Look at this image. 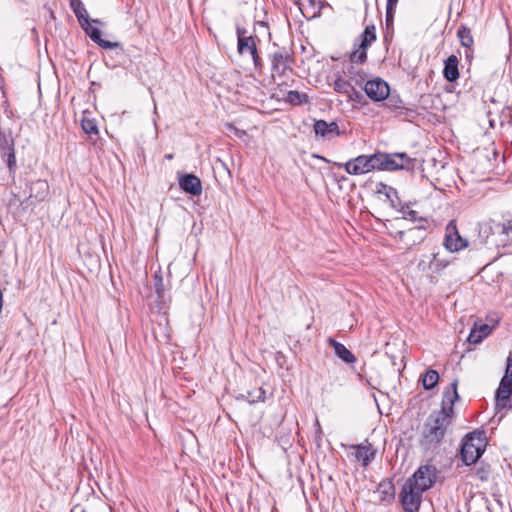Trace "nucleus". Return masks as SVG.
Instances as JSON below:
<instances>
[{"label": "nucleus", "mask_w": 512, "mask_h": 512, "mask_svg": "<svg viewBox=\"0 0 512 512\" xmlns=\"http://www.w3.org/2000/svg\"><path fill=\"white\" fill-rule=\"evenodd\" d=\"M457 385V380L450 384L443 393L441 409L432 412L426 419L420 437L422 447L435 448L443 441L455 415L454 404L459 399Z\"/></svg>", "instance_id": "nucleus-1"}, {"label": "nucleus", "mask_w": 512, "mask_h": 512, "mask_svg": "<svg viewBox=\"0 0 512 512\" xmlns=\"http://www.w3.org/2000/svg\"><path fill=\"white\" fill-rule=\"evenodd\" d=\"M487 439L483 430H475L466 434L462 440L460 455L465 465L477 462L486 449Z\"/></svg>", "instance_id": "nucleus-2"}, {"label": "nucleus", "mask_w": 512, "mask_h": 512, "mask_svg": "<svg viewBox=\"0 0 512 512\" xmlns=\"http://www.w3.org/2000/svg\"><path fill=\"white\" fill-rule=\"evenodd\" d=\"M381 171H406L414 173L419 161L415 157H411L406 152H380Z\"/></svg>", "instance_id": "nucleus-3"}, {"label": "nucleus", "mask_w": 512, "mask_h": 512, "mask_svg": "<svg viewBox=\"0 0 512 512\" xmlns=\"http://www.w3.org/2000/svg\"><path fill=\"white\" fill-rule=\"evenodd\" d=\"M380 151L370 155L361 154L352 158L344 164L336 163L338 167H343L350 175H364L372 171H381Z\"/></svg>", "instance_id": "nucleus-4"}, {"label": "nucleus", "mask_w": 512, "mask_h": 512, "mask_svg": "<svg viewBox=\"0 0 512 512\" xmlns=\"http://www.w3.org/2000/svg\"><path fill=\"white\" fill-rule=\"evenodd\" d=\"M438 470L432 464L421 465L406 481L422 491L429 490L437 481Z\"/></svg>", "instance_id": "nucleus-5"}, {"label": "nucleus", "mask_w": 512, "mask_h": 512, "mask_svg": "<svg viewBox=\"0 0 512 512\" xmlns=\"http://www.w3.org/2000/svg\"><path fill=\"white\" fill-rule=\"evenodd\" d=\"M443 246L451 253L459 252L469 247V241L460 235L456 220L454 219L450 220L446 225Z\"/></svg>", "instance_id": "nucleus-6"}, {"label": "nucleus", "mask_w": 512, "mask_h": 512, "mask_svg": "<svg viewBox=\"0 0 512 512\" xmlns=\"http://www.w3.org/2000/svg\"><path fill=\"white\" fill-rule=\"evenodd\" d=\"M422 491L418 487H413L411 483L405 481L400 493V502L405 512H417L422 502Z\"/></svg>", "instance_id": "nucleus-7"}, {"label": "nucleus", "mask_w": 512, "mask_h": 512, "mask_svg": "<svg viewBox=\"0 0 512 512\" xmlns=\"http://www.w3.org/2000/svg\"><path fill=\"white\" fill-rule=\"evenodd\" d=\"M363 90L370 100L380 102L389 96L390 86L382 78L376 77L366 81Z\"/></svg>", "instance_id": "nucleus-8"}, {"label": "nucleus", "mask_w": 512, "mask_h": 512, "mask_svg": "<svg viewBox=\"0 0 512 512\" xmlns=\"http://www.w3.org/2000/svg\"><path fill=\"white\" fill-rule=\"evenodd\" d=\"M270 58L273 78L276 76L281 77L287 70H292V57L285 48H281L273 52Z\"/></svg>", "instance_id": "nucleus-9"}, {"label": "nucleus", "mask_w": 512, "mask_h": 512, "mask_svg": "<svg viewBox=\"0 0 512 512\" xmlns=\"http://www.w3.org/2000/svg\"><path fill=\"white\" fill-rule=\"evenodd\" d=\"M236 35H237V51L240 55L244 54H255L257 50V42H259V38L257 36H253L248 34L246 28L237 26L236 27Z\"/></svg>", "instance_id": "nucleus-10"}, {"label": "nucleus", "mask_w": 512, "mask_h": 512, "mask_svg": "<svg viewBox=\"0 0 512 512\" xmlns=\"http://www.w3.org/2000/svg\"><path fill=\"white\" fill-rule=\"evenodd\" d=\"M313 130L316 137L322 138L324 140H331L343 134L336 121L328 123L323 119L315 120Z\"/></svg>", "instance_id": "nucleus-11"}, {"label": "nucleus", "mask_w": 512, "mask_h": 512, "mask_svg": "<svg viewBox=\"0 0 512 512\" xmlns=\"http://www.w3.org/2000/svg\"><path fill=\"white\" fill-rule=\"evenodd\" d=\"M81 28L83 29L85 34L88 35L90 37V39L94 43H96L98 46H100L101 48H104V49L120 48L121 51L123 52L122 45L120 42H111V41L102 39V37H101L102 32L98 28L93 27L90 24V21L88 22V25H84V27H81Z\"/></svg>", "instance_id": "nucleus-12"}, {"label": "nucleus", "mask_w": 512, "mask_h": 512, "mask_svg": "<svg viewBox=\"0 0 512 512\" xmlns=\"http://www.w3.org/2000/svg\"><path fill=\"white\" fill-rule=\"evenodd\" d=\"M180 188L193 196H199L202 193L201 180L194 174H183L178 178Z\"/></svg>", "instance_id": "nucleus-13"}, {"label": "nucleus", "mask_w": 512, "mask_h": 512, "mask_svg": "<svg viewBox=\"0 0 512 512\" xmlns=\"http://www.w3.org/2000/svg\"><path fill=\"white\" fill-rule=\"evenodd\" d=\"M375 192L376 194L384 195L392 209H403V201L400 199L399 193L394 187L389 186L383 182H379L376 185Z\"/></svg>", "instance_id": "nucleus-14"}, {"label": "nucleus", "mask_w": 512, "mask_h": 512, "mask_svg": "<svg viewBox=\"0 0 512 512\" xmlns=\"http://www.w3.org/2000/svg\"><path fill=\"white\" fill-rule=\"evenodd\" d=\"M492 330L493 326L483 323L482 321L475 322L467 340L471 344H478L482 342L484 338L490 335Z\"/></svg>", "instance_id": "nucleus-15"}, {"label": "nucleus", "mask_w": 512, "mask_h": 512, "mask_svg": "<svg viewBox=\"0 0 512 512\" xmlns=\"http://www.w3.org/2000/svg\"><path fill=\"white\" fill-rule=\"evenodd\" d=\"M459 60L456 55H450L444 61L443 77L448 82H455L459 78Z\"/></svg>", "instance_id": "nucleus-16"}, {"label": "nucleus", "mask_w": 512, "mask_h": 512, "mask_svg": "<svg viewBox=\"0 0 512 512\" xmlns=\"http://www.w3.org/2000/svg\"><path fill=\"white\" fill-rule=\"evenodd\" d=\"M49 194V184L46 180L38 179L30 186L29 198L34 199L35 202L44 201Z\"/></svg>", "instance_id": "nucleus-17"}, {"label": "nucleus", "mask_w": 512, "mask_h": 512, "mask_svg": "<svg viewBox=\"0 0 512 512\" xmlns=\"http://www.w3.org/2000/svg\"><path fill=\"white\" fill-rule=\"evenodd\" d=\"M385 105L389 110L397 113V115L400 116H407L413 112L411 109L405 107L403 100L400 98L398 94H392L391 92L389 93V96L386 98Z\"/></svg>", "instance_id": "nucleus-18"}, {"label": "nucleus", "mask_w": 512, "mask_h": 512, "mask_svg": "<svg viewBox=\"0 0 512 512\" xmlns=\"http://www.w3.org/2000/svg\"><path fill=\"white\" fill-rule=\"evenodd\" d=\"M512 390L498 387L495 394V409L499 412L512 408Z\"/></svg>", "instance_id": "nucleus-19"}, {"label": "nucleus", "mask_w": 512, "mask_h": 512, "mask_svg": "<svg viewBox=\"0 0 512 512\" xmlns=\"http://www.w3.org/2000/svg\"><path fill=\"white\" fill-rule=\"evenodd\" d=\"M495 229L502 237L501 242L504 246L512 244V216L505 218L501 223H497Z\"/></svg>", "instance_id": "nucleus-20"}, {"label": "nucleus", "mask_w": 512, "mask_h": 512, "mask_svg": "<svg viewBox=\"0 0 512 512\" xmlns=\"http://www.w3.org/2000/svg\"><path fill=\"white\" fill-rule=\"evenodd\" d=\"M329 344L333 347L335 355L347 364L356 361L355 355L346 348V346L332 338L329 339Z\"/></svg>", "instance_id": "nucleus-21"}, {"label": "nucleus", "mask_w": 512, "mask_h": 512, "mask_svg": "<svg viewBox=\"0 0 512 512\" xmlns=\"http://www.w3.org/2000/svg\"><path fill=\"white\" fill-rule=\"evenodd\" d=\"M356 449L355 457L357 460L362 461L364 467L369 465L375 458V450L372 448L371 444L364 445L359 444L354 446Z\"/></svg>", "instance_id": "nucleus-22"}, {"label": "nucleus", "mask_w": 512, "mask_h": 512, "mask_svg": "<svg viewBox=\"0 0 512 512\" xmlns=\"http://www.w3.org/2000/svg\"><path fill=\"white\" fill-rule=\"evenodd\" d=\"M70 7L76 16L80 27L88 25L90 19L83 2L81 0H70Z\"/></svg>", "instance_id": "nucleus-23"}, {"label": "nucleus", "mask_w": 512, "mask_h": 512, "mask_svg": "<svg viewBox=\"0 0 512 512\" xmlns=\"http://www.w3.org/2000/svg\"><path fill=\"white\" fill-rule=\"evenodd\" d=\"M433 228L432 222L427 224H418L415 227H412L407 230V233L410 237H412L413 244L418 241L421 243L427 236V233L430 232Z\"/></svg>", "instance_id": "nucleus-24"}, {"label": "nucleus", "mask_w": 512, "mask_h": 512, "mask_svg": "<svg viewBox=\"0 0 512 512\" xmlns=\"http://www.w3.org/2000/svg\"><path fill=\"white\" fill-rule=\"evenodd\" d=\"M377 491L381 502L390 503L395 498V486L391 480H383L379 484Z\"/></svg>", "instance_id": "nucleus-25"}, {"label": "nucleus", "mask_w": 512, "mask_h": 512, "mask_svg": "<svg viewBox=\"0 0 512 512\" xmlns=\"http://www.w3.org/2000/svg\"><path fill=\"white\" fill-rule=\"evenodd\" d=\"M307 4H303L300 8L302 14L307 18H314L320 15L323 3L321 0H306Z\"/></svg>", "instance_id": "nucleus-26"}, {"label": "nucleus", "mask_w": 512, "mask_h": 512, "mask_svg": "<svg viewBox=\"0 0 512 512\" xmlns=\"http://www.w3.org/2000/svg\"><path fill=\"white\" fill-rule=\"evenodd\" d=\"M457 37L459 39L461 46H463L464 48H471L472 46H474V38L471 29L467 25H459L457 29Z\"/></svg>", "instance_id": "nucleus-27"}, {"label": "nucleus", "mask_w": 512, "mask_h": 512, "mask_svg": "<svg viewBox=\"0 0 512 512\" xmlns=\"http://www.w3.org/2000/svg\"><path fill=\"white\" fill-rule=\"evenodd\" d=\"M451 261L445 258H441L439 253H434L432 259L429 262V269L435 273L442 272L445 268L450 265Z\"/></svg>", "instance_id": "nucleus-28"}, {"label": "nucleus", "mask_w": 512, "mask_h": 512, "mask_svg": "<svg viewBox=\"0 0 512 512\" xmlns=\"http://www.w3.org/2000/svg\"><path fill=\"white\" fill-rule=\"evenodd\" d=\"M348 76L357 86H364L367 80L366 73L361 69H356L353 65L348 68Z\"/></svg>", "instance_id": "nucleus-29"}, {"label": "nucleus", "mask_w": 512, "mask_h": 512, "mask_svg": "<svg viewBox=\"0 0 512 512\" xmlns=\"http://www.w3.org/2000/svg\"><path fill=\"white\" fill-rule=\"evenodd\" d=\"M439 380V374L436 370L429 369L422 377V385L425 390L433 389Z\"/></svg>", "instance_id": "nucleus-30"}, {"label": "nucleus", "mask_w": 512, "mask_h": 512, "mask_svg": "<svg viewBox=\"0 0 512 512\" xmlns=\"http://www.w3.org/2000/svg\"><path fill=\"white\" fill-rule=\"evenodd\" d=\"M265 397L266 391L262 387H258L254 390L248 391L247 395H241V398L247 400L250 404L264 402Z\"/></svg>", "instance_id": "nucleus-31"}, {"label": "nucleus", "mask_w": 512, "mask_h": 512, "mask_svg": "<svg viewBox=\"0 0 512 512\" xmlns=\"http://www.w3.org/2000/svg\"><path fill=\"white\" fill-rule=\"evenodd\" d=\"M353 85L351 84V80H346L342 77H338L335 79L333 83V89L340 94H344L347 96V94L352 91Z\"/></svg>", "instance_id": "nucleus-32"}, {"label": "nucleus", "mask_w": 512, "mask_h": 512, "mask_svg": "<svg viewBox=\"0 0 512 512\" xmlns=\"http://www.w3.org/2000/svg\"><path fill=\"white\" fill-rule=\"evenodd\" d=\"M474 475L481 481L485 482L489 479L491 474L490 465L481 463H475Z\"/></svg>", "instance_id": "nucleus-33"}, {"label": "nucleus", "mask_w": 512, "mask_h": 512, "mask_svg": "<svg viewBox=\"0 0 512 512\" xmlns=\"http://www.w3.org/2000/svg\"><path fill=\"white\" fill-rule=\"evenodd\" d=\"M356 46L357 48L353 50L349 56L351 63H365L367 61V50L360 48L359 45Z\"/></svg>", "instance_id": "nucleus-34"}, {"label": "nucleus", "mask_w": 512, "mask_h": 512, "mask_svg": "<svg viewBox=\"0 0 512 512\" xmlns=\"http://www.w3.org/2000/svg\"><path fill=\"white\" fill-rule=\"evenodd\" d=\"M308 96L296 90H291L287 94V101L293 105H301L307 102Z\"/></svg>", "instance_id": "nucleus-35"}, {"label": "nucleus", "mask_w": 512, "mask_h": 512, "mask_svg": "<svg viewBox=\"0 0 512 512\" xmlns=\"http://www.w3.org/2000/svg\"><path fill=\"white\" fill-rule=\"evenodd\" d=\"M510 366H512V358L508 357L506 373L502 377L498 387L512 390V370L509 374Z\"/></svg>", "instance_id": "nucleus-36"}, {"label": "nucleus", "mask_w": 512, "mask_h": 512, "mask_svg": "<svg viewBox=\"0 0 512 512\" xmlns=\"http://www.w3.org/2000/svg\"><path fill=\"white\" fill-rule=\"evenodd\" d=\"M81 127L83 131L89 135H97L99 132L96 121L94 119L83 118L81 120Z\"/></svg>", "instance_id": "nucleus-37"}, {"label": "nucleus", "mask_w": 512, "mask_h": 512, "mask_svg": "<svg viewBox=\"0 0 512 512\" xmlns=\"http://www.w3.org/2000/svg\"><path fill=\"white\" fill-rule=\"evenodd\" d=\"M153 279H154L155 292L159 298H162L164 295L163 278L160 274L155 273L153 276Z\"/></svg>", "instance_id": "nucleus-38"}, {"label": "nucleus", "mask_w": 512, "mask_h": 512, "mask_svg": "<svg viewBox=\"0 0 512 512\" xmlns=\"http://www.w3.org/2000/svg\"><path fill=\"white\" fill-rule=\"evenodd\" d=\"M360 38H366L371 43L376 40L375 26H367L364 31L360 34Z\"/></svg>", "instance_id": "nucleus-39"}, {"label": "nucleus", "mask_w": 512, "mask_h": 512, "mask_svg": "<svg viewBox=\"0 0 512 512\" xmlns=\"http://www.w3.org/2000/svg\"><path fill=\"white\" fill-rule=\"evenodd\" d=\"M406 220H410L412 222H418V224H427V223L431 222L426 217H419L417 211H415V210H411V212L408 213Z\"/></svg>", "instance_id": "nucleus-40"}, {"label": "nucleus", "mask_w": 512, "mask_h": 512, "mask_svg": "<svg viewBox=\"0 0 512 512\" xmlns=\"http://www.w3.org/2000/svg\"><path fill=\"white\" fill-rule=\"evenodd\" d=\"M347 99L348 101H351V102H356V103H361L362 100H363V95L361 92L357 91L354 86L352 87V91H350L348 94H347Z\"/></svg>", "instance_id": "nucleus-41"}, {"label": "nucleus", "mask_w": 512, "mask_h": 512, "mask_svg": "<svg viewBox=\"0 0 512 512\" xmlns=\"http://www.w3.org/2000/svg\"><path fill=\"white\" fill-rule=\"evenodd\" d=\"M395 9H396V6H392L390 9L389 4H386V25H387V27L389 25L393 24Z\"/></svg>", "instance_id": "nucleus-42"}, {"label": "nucleus", "mask_w": 512, "mask_h": 512, "mask_svg": "<svg viewBox=\"0 0 512 512\" xmlns=\"http://www.w3.org/2000/svg\"><path fill=\"white\" fill-rule=\"evenodd\" d=\"M252 59H253V63H254V67L256 70H261L262 68V60H261V57L259 56L258 54V50L255 51V54H250Z\"/></svg>", "instance_id": "nucleus-43"}, {"label": "nucleus", "mask_w": 512, "mask_h": 512, "mask_svg": "<svg viewBox=\"0 0 512 512\" xmlns=\"http://www.w3.org/2000/svg\"><path fill=\"white\" fill-rule=\"evenodd\" d=\"M252 59H253V63H254V67L256 70H261L262 68V60H261V57L259 56L258 54V50L255 51V54H250Z\"/></svg>", "instance_id": "nucleus-44"}, {"label": "nucleus", "mask_w": 512, "mask_h": 512, "mask_svg": "<svg viewBox=\"0 0 512 512\" xmlns=\"http://www.w3.org/2000/svg\"><path fill=\"white\" fill-rule=\"evenodd\" d=\"M372 43L370 41H368L366 38H360V36L356 39L355 41V44L354 45H359L360 48H363L365 50L368 49V47L371 45Z\"/></svg>", "instance_id": "nucleus-45"}, {"label": "nucleus", "mask_w": 512, "mask_h": 512, "mask_svg": "<svg viewBox=\"0 0 512 512\" xmlns=\"http://www.w3.org/2000/svg\"><path fill=\"white\" fill-rule=\"evenodd\" d=\"M395 211L402 214V218L406 219L408 216V213L411 212L410 204L408 202H403V209H396Z\"/></svg>", "instance_id": "nucleus-46"}, {"label": "nucleus", "mask_w": 512, "mask_h": 512, "mask_svg": "<svg viewBox=\"0 0 512 512\" xmlns=\"http://www.w3.org/2000/svg\"><path fill=\"white\" fill-rule=\"evenodd\" d=\"M492 230V227L491 225H489L488 223H484V224H480L479 225V234H484L486 235V237H488V235L490 234Z\"/></svg>", "instance_id": "nucleus-47"}, {"label": "nucleus", "mask_w": 512, "mask_h": 512, "mask_svg": "<svg viewBox=\"0 0 512 512\" xmlns=\"http://www.w3.org/2000/svg\"><path fill=\"white\" fill-rule=\"evenodd\" d=\"M464 56H465V59L471 63L473 57H474V46H472L471 48H465V51H464Z\"/></svg>", "instance_id": "nucleus-48"}, {"label": "nucleus", "mask_w": 512, "mask_h": 512, "mask_svg": "<svg viewBox=\"0 0 512 512\" xmlns=\"http://www.w3.org/2000/svg\"><path fill=\"white\" fill-rule=\"evenodd\" d=\"M227 128H228L229 130H233V131L235 132V134H236L238 137H241L242 135H244V134H245V131H243V130H240V129L236 128V127H235L233 124H231V123H228V124H227Z\"/></svg>", "instance_id": "nucleus-49"}, {"label": "nucleus", "mask_w": 512, "mask_h": 512, "mask_svg": "<svg viewBox=\"0 0 512 512\" xmlns=\"http://www.w3.org/2000/svg\"><path fill=\"white\" fill-rule=\"evenodd\" d=\"M71 512H86V510L84 509L83 506L78 504V505L73 506V508L71 509Z\"/></svg>", "instance_id": "nucleus-50"}, {"label": "nucleus", "mask_w": 512, "mask_h": 512, "mask_svg": "<svg viewBox=\"0 0 512 512\" xmlns=\"http://www.w3.org/2000/svg\"><path fill=\"white\" fill-rule=\"evenodd\" d=\"M397 235L399 236L400 240H403V238L408 235L407 231H399L397 233Z\"/></svg>", "instance_id": "nucleus-51"}, {"label": "nucleus", "mask_w": 512, "mask_h": 512, "mask_svg": "<svg viewBox=\"0 0 512 512\" xmlns=\"http://www.w3.org/2000/svg\"><path fill=\"white\" fill-rule=\"evenodd\" d=\"M398 0H387V4H389V7L397 6Z\"/></svg>", "instance_id": "nucleus-52"}, {"label": "nucleus", "mask_w": 512, "mask_h": 512, "mask_svg": "<svg viewBox=\"0 0 512 512\" xmlns=\"http://www.w3.org/2000/svg\"><path fill=\"white\" fill-rule=\"evenodd\" d=\"M91 22L95 23V24L103 25V22L101 20H99V19H92V20H90V23Z\"/></svg>", "instance_id": "nucleus-53"}, {"label": "nucleus", "mask_w": 512, "mask_h": 512, "mask_svg": "<svg viewBox=\"0 0 512 512\" xmlns=\"http://www.w3.org/2000/svg\"><path fill=\"white\" fill-rule=\"evenodd\" d=\"M165 158L171 160L173 158V155L172 154H166Z\"/></svg>", "instance_id": "nucleus-54"}]
</instances>
